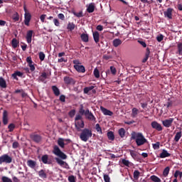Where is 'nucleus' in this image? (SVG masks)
<instances>
[{
  "label": "nucleus",
  "mask_w": 182,
  "mask_h": 182,
  "mask_svg": "<svg viewBox=\"0 0 182 182\" xmlns=\"http://www.w3.org/2000/svg\"><path fill=\"white\" fill-rule=\"evenodd\" d=\"M129 153H130V155L132 156V157H133V159H134V157H137V153H136V151L130 149Z\"/></svg>",
  "instance_id": "58"
},
{
  "label": "nucleus",
  "mask_w": 182,
  "mask_h": 182,
  "mask_svg": "<svg viewBox=\"0 0 182 182\" xmlns=\"http://www.w3.org/2000/svg\"><path fill=\"white\" fill-rule=\"evenodd\" d=\"M139 177H140V171L136 170L134 171V178H135V180H138Z\"/></svg>",
  "instance_id": "48"
},
{
  "label": "nucleus",
  "mask_w": 182,
  "mask_h": 182,
  "mask_svg": "<svg viewBox=\"0 0 182 182\" xmlns=\"http://www.w3.org/2000/svg\"><path fill=\"white\" fill-rule=\"evenodd\" d=\"M79 114H81V116L85 115L86 114V110H85V107L83 106V104H81L80 105L79 108Z\"/></svg>",
  "instance_id": "34"
},
{
  "label": "nucleus",
  "mask_w": 182,
  "mask_h": 182,
  "mask_svg": "<svg viewBox=\"0 0 182 182\" xmlns=\"http://www.w3.org/2000/svg\"><path fill=\"white\" fill-rule=\"evenodd\" d=\"M75 26H76L73 23L69 22L67 26V29H68V31H70L72 32V31L75 29Z\"/></svg>",
  "instance_id": "40"
},
{
  "label": "nucleus",
  "mask_w": 182,
  "mask_h": 182,
  "mask_svg": "<svg viewBox=\"0 0 182 182\" xmlns=\"http://www.w3.org/2000/svg\"><path fill=\"white\" fill-rule=\"evenodd\" d=\"M118 133L120 137L123 139L124 136H126V129H124V128H121L119 129Z\"/></svg>",
  "instance_id": "37"
},
{
  "label": "nucleus",
  "mask_w": 182,
  "mask_h": 182,
  "mask_svg": "<svg viewBox=\"0 0 182 182\" xmlns=\"http://www.w3.org/2000/svg\"><path fill=\"white\" fill-rule=\"evenodd\" d=\"M107 137L109 140H111L112 141H113V140H114V134L113 133V132L112 131L108 132Z\"/></svg>",
  "instance_id": "39"
},
{
  "label": "nucleus",
  "mask_w": 182,
  "mask_h": 182,
  "mask_svg": "<svg viewBox=\"0 0 182 182\" xmlns=\"http://www.w3.org/2000/svg\"><path fill=\"white\" fill-rule=\"evenodd\" d=\"M75 129L77 132H80L81 129H85V122L83 120L76 122L75 123Z\"/></svg>",
  "instance_id": "11"
},
{
  "label": "nucleus",
  "mask_w": 182,
  "mask_h": 182,
  "mask_svg": "<svg viewBox=\"0 0 182 182\" xmlns=\"http://www.w3.org/2000/svg\"><path fill=\"white\" fill-rule=\"evenodd\" d=\"M52 90L55 95V96H59L60 95V90L56 85H53L52 86Z\"/></svg>",
  "instance_id": "26"
},
{
  "label": "nucleus",
  "mask_w": 182,
  "mask_h": 182,
  "mask_svg": "<svg viewBox=\"0 0 182 182\" xmlns=\"http://www.w3.org/2000/svg\"><path fill=\"white\" fill-rule=\"evenodd\" d=\"M58 19H60L61 21H65V14L60 13L58 14Z\"/></svg>",
  "instance_id": "60"
},
{
  "label": "nucleus",
  "mask_w": 182,
  "mask_h": 182,
  "mask_svg": "<svg viewBox=\"0 0 182 182\" xmlns=\"http://www.w3.org/2000/svg\"><path fill=\"white\" fill-rule=\"evenodd\" d=\"M176 55L179 56H182V42H177L176 43Z\"/></svg>",
  "instance_id": "13"
},
{
  "label": "nucleus",
  "mask_w": 182,
  "mask_h": 182,
  "mask_svg": "<svg viewBox=\"0 0 182 182\" xmlns=\"http://www.w3.org/2000/svg\"><path fill=\"white\" fill-rule=\"evenodd\" d=\"M71 14L76 16L77 18H83V11H80L79 13H76L75 10L71 11Z\"/></svg>",
  "instance_id": "33"
},
{
  "label": "nucleus",
  "mask_w": 182,
  "mask_h": 182,
  "mask_svg": "<svg viewBox=\"0 0 182 182\" xmlns=\"http://www.w3.org/2000/svg\"><path fill=\"white\" fill-rule=\"evenodd\" d=\"M13 79H15L16 80H18V77H22L23 76V73H22L20 71H16L14 73L12 74Z\"/></svg>",
  "instance_id": "24"
},
{
  "label": "nucleus",
  "mask_w": 182,
  "mask_h": 182,
  "mask_svg": "<svg viewBox=\"0 0 182 182\" xmlns=\"http://www.w3.org/2000/svg\"><path fill=\"white\" fill-rule=\"evenodd\" d=\"M151 180L154 182H161V179H160V178H159L156 175H153L151 176Z\"/></svg>",
  "instance_id": "44"
},
{
  "label": "nucleus",
  "mask_w": 182,
  "mask_h": 182,
  "mask_svg": "<svg viewBox=\"0 0 182 182\" xmlns=\"http://www.w3.org/2000/svg\"><path fill=\"white\" fill-rule=\"evenodd\" d=\"M174 122V118H169L168 119H165L162 121V124L164 127H171V124Z\"/></svg>",
  "instance_id": "12"
},
{
  "label": "nucleus",
  "mask_w": 182,
  "mask_h": 182,
  "mask_svg": "<svg viewBox=\"0 0 182 182\" xmlns=\"http://www.w3.org/2000/svg\"><path fill=\"white\" fill-rule=\"evenodd\" d=\"M53 23L55 26H60V22H59V20L58 18L53 19Z\"/></svg>",
  "instance_id": "59"
},
{
  "label": "nucleus",
  "mask_w": 182,
  "mask_h": 182,
  "mask_svg": "<svg viewBox=\"0 0 182 182\" xmlns=\"http://www.w3.org/2000/svg\"><path fill=\"white\" fill-rule=\"evenodd\" d=\"M11 45L14 49H16L18 48V46L19 45V41L16 38H13L11 41Z\"/></svg>",
  "instance_id": "36"
},
{
  "label": "nucleus",
  "mask_w": 182,
  "mask_h": 182,
  "mask_svg": "<svg viewBox=\"0 0 182 182\" xmlns=\"http://www.w3.org/2000/svg\"><path fill=\"white\" fill-rule=\"evenodd\" d=\"M171 154L168 153L167 150L163 149L162 152L159 154L161 159H166V157H170Z\"/></svg>",
  "instance_id": "19"
},
{
  "label": "nucleus",
  "mask_w": 182,
  "mask_h": 182,
  "mask_svg": "<svg viewBox=\"0 0 182 182\" xmlns=\"http://www.w3.org/2000/svg\"><path fill=\"white\" fill-rule=\"evenodd\" d=\"M121 44H122V40L119 38H115L113 41V46H114V48H117L118 46H120Z\"/></svg>",
  "instance_id": "35"
},
{
  "label": "nucleus",
  "mask_w": 182,
  "mask_h": 182,
  "mask_svg": "<svg viewBox=\"0 0 182 182\" xmlns=\"http://www.w3.org/2000/svg\"><path fill=\"white\" fill-rule=\"evenodd\" d=\"M0 87H2V89H6V81L2 77H0Z\"/></svg>",
  "instance_id": "30"
},
{
  "label": "nucleus",
  "mask_w": 182,
  "mask_h": 182,
  "mask_svg": "<svg viewBox=\"0 0 182 182\" xmlns=\"http://www.w3.org/2000/svg\"><path fill=\"white\" fill-rule=\"evenodd\" d=\"M46 79H48V74L46 73H43L38 77V82L46 83Z\"/></svg>",
  "instance_id": "16"
},
{
  "label": "nucleus",
  "mask_w": 182,
  "mask_h": 182,
  "mask_svg": "<svg viewBox=\"0 0 182 182\" xmlns=\"http://www.w3.org/2000/svg\"><path fill=\"white\" fill-rule=\"evenodd\" d=\"M152 146L154 150H159V149H160V143L159 141L153 144Z\"/></svg>",
  "instance_id": "50"
},
{
  "label": "nucleus",
  "mask_w": 182,
  "mask_h": 182,
  "mask_svg": "<svg viewBox=\"0 0 182 182\" xmlns=\"http://www.w3.org/2000/svg\"><path fill=\"white\" fill-rule=\"evenodd\" d=\"M12 19L14 22H18V21H19V14L16 12L14 14H13Z\"/></svg>",
  "instance_id": "45"
},
{
  "label": "nucleus",
  "mask_w": 182,
  "mask_h": 182,
  "mask_svg": "<svg viewBox=\"0 0 182 182\" xmlns=\"http://www.w3.org/2000/svg\"><path fill=\"white\" fill-rule=\"evenodd\" d=\"M174 101L171 100V99L168 98L166 104L164 105L165 107L167 109H170V107H173V104Z\"/></svg>",
  "instance_id": "32"
},
{
  "label": "nucleus",
  "mask_w": 182,
  "mask_h": 182,
  "mask_svg": "<svg viewBox=\"0 0 182 182\" xmlns=\"http://www.w3.org/2000/svg\"><path fill=\"white\" fill-rule=\"evenodd\" d=\"M53 153L58 157H60V159H62V160H66V159H68V156L65 154L63 151H60V149L58 145L53 146Z\"/></svg>",
  "instance_id": "4"
},
{
  "label": "nucleus",
  "mask_w": 182,
  "mask_h": 182,
  "mask_svg": "<svg viewBox=\"0 0 182 182\" xmlns=\"http://www.w3.org/2000/svg\"><path fill=\"white\" fill-rule=\"evenodd\" d=\"M31 19L32 15H31V13L26 12L24 14V24L26 26H29V22H31Z\"/></svg>",
  "instance_id": "8"
},
{
  "label": "nucleus",
  "mask_w": 182,
  "mask_h": 182,
  "mask_svg": "<svg viewBox=\"0 0 182 182\" xmlns=\"http://www.w3.org/2000/svg\"><path fill=\"white\" fill-rule=\"evenodd\" d=\"M139 113H140V112L139 111V109L134 107L132 109V114L131 116L132 117L134 118V117H137V114H139Z\"/></svg>",
  "instance_id": "27"
},
{
  "label": "nucleus",
  "mask_w": 182,
  "mask_h": 182,
  "mask_svg": "<svg viewBox=\"0 0 182 182\" xmlns=\"http://www.w3.org/2000/svg\"><path fill=\"white\" fill-rule=\"evenodd\" d=\"M168 173H170V167L167 166L164 169L163 171V176L164 177H167V176H168Z\"/></svg>",
  "instance_id": "43"
},
{
  "label": "nucleus",
  "mask_w": 182,
  "mask_h": 182,
  "mask_svg": "<svg viewBox=\"0 0 182 182\" xmlns=\"http://www.w3.org/2000/svg\"><path fill=\"white\" fill-rule=\"evenodd\" d=\"M74 68L79 73H85V72H86V69L85 68V66H83V65H74Z\"/></svg>",
  "instance_id": "17"
},
{
  "label": "nucleus",
  "mask_w": 182,
  "mask_h": 182,
  "mask_svg": "<svg viewBox=\"0 0 182 182\" xmlns=\"http://www.w3.org/2000/svg\"><path fill=\"white\" fill-rule=\"evenodd\" d=\"M30 139L34 143L39 144L40 143H42V141L43 140V136H42L41 132H35L30 134Z\"/></svg>",
  "instance_id": "3"
},
{
  "label": "nucleus",
  "mask_w": 182,
  "mask_h": 182,
  "mask_svg": "<svg viewBox=\"0 0 182 182\" xmlns=\"http://www.w3.org/2000/svg\"><path fill=\"white\" fill-rule=\"evenodd\" d=\"M92 36L95 43H99V41H100V33H99L97 31H95L92 33Z\"/></svg>",
  "instance_id": "22"
},
{
  "label": "nucleus",
  "mask_w": 182,
  "mask_h": 182,
  "mask_svg": "<svg viewBox=\"0 0 182 182\" xmlns=\"http://www.w3.org/2000/svg\"><path fill=\"white\" fill-rule=\"evenodd\" d=\"M60 100L63 102L65 103L66 102V97L64 95H62L60 96Z\"/></svg>",
  "instance_id": "64"
},
{
  "label": "nucleus",
  "mask_w": 182,
  "mask_h": 182,
  "mask_svg": "<svg viewBox=\"0 0 182 182\" xmlns=\"http://www.w3.org/2000/svg\"><path fill=\"white\" fill-rule=\"evenodd\" d=\"M75 114H76V110L75 109H72L68 113V115L70 116V117H74Z\"/></svg>",
  "instance_id": "56"
},
{
  "label": "nucleus",
  "mask_w": 182,
  "mask_h": 182,
  "mask_svg": "<svg viewBox=\"0 0 182 182\" xmlns=\"http://www.w3.org/2000/svg\"><path fill=\"white\" fill-rule=\"evenodd\" d=\"M3 124L6 126L8 124V111L4 110L3 112Z\"/></svg>",
  "instance_id": "20"
},
{
  "label": "nucleus",
  "mask_w": 182,
  "mask_h": 182,
  "mask_svg": "<svg viewBox=\"0 0 182 182\" xmlns=\"http://www.w3.org/2000/svg\"><path fill=\"white\" fill-rule=\"evenodd\" d=\"M27 166H28V167H30L31 168H35L36 167V161L30 159L27 161Z\"/></svg>",
  "instance_id": "25"
},
{
  "label": "nucleus",
  "mask_w": 182,
  "mask_h": 182,
  "mask_svg": "<svg viewBox=\"0 0 182 182\" xmlns=\"http://www.w3.org/2000/svg\"><path fill=\"white\" fill-rule=\"evenodd\" d=\"M39 59L41 62H43V60H45V53L43 52L39 53Z\"/></svg>",
  "instance_id": "53"
},
{
  "label": "nucleus",
  "mask_w": 182,
  "mask_h": 182,
  "mask_svg": "<svg viewBox=\"0 0 182 182\" xmlns=\"http://www.w3.org/2000/svg\"><path fill=\"white\" fill-rule=\"evenodd\" d=\"M38 176L41 178H48V175H46V172H45V170L43 169L38 171Z\"/></svg>",
  "instance_id": "29"
},
{
  "label": "nucleus",
  "mask_w": 182,
  "mask_h": 182,
  "mask_svg": "<svg viewBox=\"0 0 182 182\" xmlns=\"http://www.w3.org/2000/svg\"><path fill=\"white\" fill-rule=\"evenodd\" d=\"M63 81L67 86H74L76 84V80L69 76L64 77Z\"/></svg>",
  "instance_id": "6"
},
{
  "label": "nucleus",
  "mask_w": 182,
  "mask_h": 182,
  "mask_svg": "<svg viewBox=\"0 0 182 182\" xmlns=\"http://www.w3.org/2000/svg\"><path fill=\"white\" fill-rule=\"evenodd\" d=\"M85 118L87 119V120H90V122H96V117L93 114L90 112L89 109H87L85 110Z\"/></svg>",
  "instance_id": "7"
},
{
  "label": "nucleus",
  "mask_w": 182,
  "mask_h": 182,
  "mask_svg": "<svg viewBox=\"0 0 182 182\" xmlns=\"http://www.w3.org/2000/svg\"><path fill=\"white\" fill-rule=\"evenodd\" d=\"M49 160V155L45 154L41 157V161H43V164H51Z\"/></svg>",
  "instance_id": "18"
},
{
  "label": "nucleus",
  "mask_w": 182,
  "mask_h": 182,
  "mask_svg": "<svg viewBox=\"0 0 182 182\" xmlns=\"http://www.w3.org/2000/svg\"><path fill=\"white\" fill-rule=\"evenodd\" d=\"M149 58H150V48H147L146 50L145 57L142 60V63H146L147 60H149Z\"/></svg>",
  "instance_id": "23"
},
{
  "label": "nucleus",
  "mask_w": 182,
  "mask_h": 182,
  "mask_svg": "<svg viewBox=\"0 0 182 182\" xmlns=\"http://www.w3.org/2000/svg\"><path fill=\"white\" fill-rule=\"evenodd\" d=\"M95 130L100 133V134H103V132L102 131V127H100V124H96Z\"/></svg>",
  "instance_id": "46"
},
{
  "label": "nucleus",
  "mask_w": 182,
  "mask_h": 182,
  "mask_svg": "<svg viewBox=\"0 0 182 182\" xmlns=\"http://www.w3.org/2000/svg\"><path fill=\"white\" fill-rule=\"evenodd\" d=\"M173 11H174L173 9L168 8L167 10L164 12L165 18H168V19H173Z\"/></svg>",
  "instance_id": "9"
},
{
  "label": "nucleus",
  "mask_w": 182,
  "mask_h": 182,
  "mask_svg": "<svg viewBox=\"0 0 182 182\" xmlns=\"http://www.w3.org/2000/svg\"><path fill=\"white\" fill-rule=\"evenodd\" d=\"M104 181L105 182H110V176L107 174H104Z\"/></svg>",
  "instance_id": "57"
},
{
  "label": "nucleus",
  "mask_w": 182,
  "mask_h": 182,
  "mask_svg": "<svg viewBox=\"0 0 182 182\" xmlns=\"http://www.w3.org/2000/svg\"><path fill=\"white\" fill-rule=\"evenodd\" d=\"M181 136H182L181 132H177L176 134L174 140L175 141H176V143L179 141L180 139H181Z\"/></svg>",
  "instance_id": "41"
},
{
  "label": "nucleus",
  "mask_w": 182,
  "mask_h": 182,
  "mask_svg": "<svg viewBox=\"0 0 182 182\" xmlns=\"http://www.w3.org/2000/svg\"><path fill=\"white\" fill-rule=\"evenodd\" d=\"M132 140H135V143L138 147L146 144V143H149V141L146 140L141 132H134L132 134Z\"/></svg>",
  "instance_id": "1"
},
{
  "label": "nucleus",
  "mask_w": 182,
  "mask_h": 182,
  "mask_svg": "<svg viewBox=\"0 0 182 182\" xmlns=\"http://www.w3.org/2000/svg\"><path fill=\"white\" fill-rule=\"evenodd\" d=\"M1 180L3 182H12V179H11L6 176H2Z\"/></svg>",
  "instance_id": "55"
},
{
  "label": "nucleus",
  "mask_w": 182,
  "mask_h": 182,
  "mask_svg": "<svg viewBox=\"0 0 182 182\" xmlns=\"http://www.w3.org/2000/svg\"><path fill=\"white\" fill-rule=\"evenodd\" d=\"M80 38H81V41H82V42H85V43L89 42V35L87 34L82 33L80 36Z\"/></svg>",
  "instance_id": "31"
},
{
  "label": "nucleus",
  "mask_w": 182,
  "mask_h": 182,
  "mask_svg": "<svg viewBox=\"0 0 182 182\" xmlns=\"http://www.w3.org/2000/svg\"><path fill=\"white\" fill-rule=\"evenodd\" d=\"M151 126L152 129H155V130H157V132H161L163 130V127H161V124H160L159 122L154 121L151 123Z\"/></svg>",
  "instance_id": "10"
},
{
  "label": "nucleus",
  "mask_w": 182,
  "mask_h": 182,
  "mask_svg": "<svg viewBox=\"0 0 182 182\" xmlns=\"http://www.w3.org/2000/svg\"><path fill=\"white\" fill-rule=\"evenodd\" d=\"M13 149H18L19 147V143L18 141H15L12 144Z\"/></svg>",
  "instance_id": "63"
},
{
  "label": "nucleus",
  "mask_w": 182,
  "mask_h": 182,
  "mask_svg": "<svg viewBox=\"0 0 182 182\" xmlns=\"http://www.w3.org/2000/svg\"><path fill=\"white\" fill-rule=\"evenodd\" d=\"M95 3H90L87 8V12L88 14H93L95 12Z\"/></svg>",
  "instance_id": "21"
},
{
  "label": "nucleus",
  "mask_w": 182,
  "mask_h": 182,
  "mask_svg": "<svg viewBox=\"0 0 182 182\" xmlns=\"http://www.w3.org/2000/svg\"><path fill=\"white\" fill-rule=\"evenodd\" d=\"M68 181L69 182H76V177H75V176H73V175L68 176Z\"/></svg>",
  "instance_id": "52"
},
{
  "label": "nucleus",
  "mask_w": 182,
  "mask_h": 182,
  "mask_svg": "<svg viewBox=\"0 0 182 182\" xmlns=\"http://www.w3.org/2000/svg\"><path fill=\"white\" fill-rule=\"evenodd\" d=\"M93 89H95V86L93 85L85 87L83 90L84 94L87 95V93H89L90 90H93Z\"/></svg>",
  "instance_id": "38"
},
{
  "label": "nucleus",
  "mask_w": 182,
  "mask_h": 182,
  "mask_svg": "<svg viewBox=\"0 0 182 182\" xmlns=\"http://www.w3.org/2000/svg\"><path fill=\"white\" fill-rule=\"evenodd\" d=\"M173 177L175 178H177L178 177H179V178H182V172L181 171H178V170H176V171H175V173H174V175H173Z\"/></svg>",
  "instance_id": "42"
},
{
  "label": "nucleus",
  "mask_w": 182,
  "mask_h": 182,
  "mask_svg": "<svg viewBox=\"0 0 182 182\" xmlns=\"http://www.w3.org/2000/svg\"><path fill=\"white\" fill-rule=\"evenodd\" d=\"M55 161L59 164V166H61V167L65 164V161L59 158H55Z\"/></svg>",
  "instance_id": "49"
},
{
  "label": "nucleus",
  "mask_w": 182,
  "mask_h": 182,
  "mask_svg": "<svg viewBox=\"0 0 182 182\" xmlns=\"http://www.w3.org/2000/svg\"><path fill=\"white\" fill-rule=\"evenodd\" d=\"M80 132H81L80 134V139L82 140V141H87L92 136H93V133L92 132V129L89 128H85L83 129H81Z\"/></svg>",
  "instance_id": "2"
},
{
  "label": "nucleus",
  "mask_w": 182,
  "mask_h": 182,
  "mask_svg": "<svg viewBox=\"0 0 182 182\" xmlns=\"http://www.w3.org/2000/svg\"><path fill=\"white\" fill-rule=\"evenodd\" d=\"M33 35V31L32 30H29L28 31H27V34H26V41H27V43H32V36Z\"/></svg>",
  "instance_id": "15"
},
{
  "label": "nucleus",
  "mask_w": 182,
  "mask_h": 182,
  "mask_svg": "<svg viewBox=\"0 0 182 182\" xmlns=\"http://www.w3.org/2000/svg\"><path fill=\"white\" fill-rule=\"evenodd\" d=\"M9 132H12L15 130V125L14 124H10L8 126Z\"/></svg>",
  "instance_id": "51"
},
{
  "label": "nucleus",
  "mask_w": 182,
  "mask_h": 182,
  "mask_svg": "<svg viewBox=\"0 0 182 182\" xmlns=\"http://www.w3.org/2000/svg\"><path fill=\"white\" fill-rule=\"evenodd\" d=\"M94 76L95 77H96L97 79H99L100 77V73L99 72V70L97 68H95L94 70Z\"/></svg>",
  "instance_id": "47"
},
{
  "label": "nucleus",
  "mask_w": 182,
  "mask_h": 182,
  "mask_svg": "<svg viewBox=\"0 0 182 182\" xmlns=\"http://www.w3.org/2000/svg\"><path fill=\"white\" fill-rule=\"evenodd\" d=\"M100 110L105 114V116H113V112L105 108L104 107H100Z\"/></svg>",
  "instance_id": "14"
},
{
  "label": "nucleus",
  "mask_w": 182,
  "mask_h": 182,
  "mask_svg": "<svg viewBox=\"0 0 182 182\" xmlns=\"http://www.w3.org/2000/svg\"><path fill=\"white\" fill-rule=\"evenodd\" d=\"M110 72L114 75H116V73H117V70H116V68L114 66L110 67Z\"/></svg>",
  "instance_id": "54"
},
{
  "label": "nucleus",
  "mask_w": 182,
  "mask_h": 182,
  "mask_svg": "<svg viewBox=\"0 0 182 182\" xmlns=\"http://www.w3.org/2000/svg\"><path fill=\"white\" fill-rule=\"evenodd\" d=\"M122 164H124V166H127V167H129L130 162L128 160L122 159Z\"/></svg>",
  "instance_id": "62"
},
{
  "label": "nucleus",
  "mask_w": 182,
  "mask_h": 182,
  "mask_svg": "<svg viewBox=\"0 0 182 182\" xmlns=\"http://www.w3.org/2000/svg\"><path fill=\"white\" fill-rule=\"evenodd\" d=\"M57 143L61 149H65V139L63 138H59Z\"/></svg>",
  "instance_id": "28"
},
{
  "label": "nucleus",
  "mask_w": 182,
  "mask_h": 182,
  "mask_svg": "<svg viewBox=\"0 0 182 182\" xmlns=\"http://www.w3.org/2000/svg\"><path fill=\"white\" fill-rule=\"evenodd\" d=\"M163 39H164V36H163V34H161L156 37V41L158 42H161V41H163Z\"/></svg>",
  "instance_id": "61"
},
{
  "label": "nucleus",
  "mask_w": 182,
  "mask_h": 182,
  "mask_svg": "<svg viewBox=\"0 0 182 182\" xmlns=\"http://www.w3.org/2000/svg\"><path fill=\"white\" fill-rule=\"evenodd\" d=\"M3 163H6V164H11L12 163V157L9 156L8 154H4L0 156V164H3Z\"/></svg>",
  "instance_id": "5"
}]
</instances>
